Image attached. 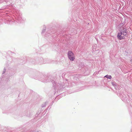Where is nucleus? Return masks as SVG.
<instances>
[{"mask_svg":"<svg viewBox=\"0 0 132 132\" xmlns=\"http://www.w3.org/2000/svg\"><path fill=\"white\" fill-rule=\"evenodd\" d=\"M127 34L126 30L124 29L122 31V32L118 34L117 37L119 39L121 40L125 38V37Z\"/></svg>","mask_w":132,"mask_h":132,"instance_id":"obj_1","label":"nucleus"},{"mask_svg":"<svg viewBox=\"0 0 132 132\" xmlns=\"http://www.w3.org/2000/svg\"><path fill=\"white\" fill-rule=\"evenodd\" d=\"M68 56L71 61H73L75 59L74 55L71 51H69L68 52Z\"/></svg>","mask_w":132,"mask_h":132,"instance_id":"obj_2","label":"nucleus"},{"mask_svg":"<svg viewBox=\"0 0 132 132\" xmlns=\"http://www.w3.org/2000/svg\"><path fill=\"white\" fill-rule=\"evenodd\" d=\"M105 77H106V78H108L109 79H111L112 78L111 76H108V75L105 76Z\"/></svg>","mask_w":132,"mask_h":132,"instance_id":"obj_3","label":"nucleus"}]
</instances>
